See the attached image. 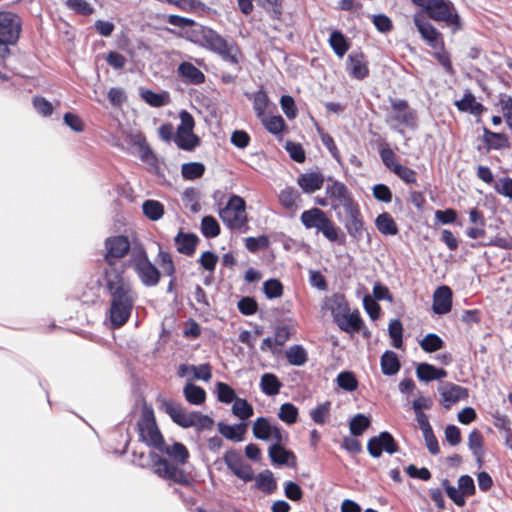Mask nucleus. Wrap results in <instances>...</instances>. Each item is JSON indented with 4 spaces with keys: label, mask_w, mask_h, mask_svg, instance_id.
Segmentation results:
<instances>
[{
    "label": "nucleus",
    "mask_w": 512,
    "mask_h": 512,
    "mask_svg": "<svg viewBox=\"0 0 512 512\" xmlns=\"http://www.w3.org/2000/svg\"><path fill=\"white\" fill-rule=\"evenodd\" d=\"M217 400L224 404H231L237 399L236 391L226 382L217 381L215 384Z\"/></svg>",
    "instance_id": "nucleus-57"
},
{
    "label": "nucleus",
    "mask_w": 512,
    "mask_h": 512,
    "mask_svg": "<svg viewBox=\"0 0 512 512\" xmlns=\"http://www.w3.org/2000/svg\"><path fill=\"white\" fill-rule=\"evenodd\" d=\"M328 179L332 181V185H327L326 194L331 199H336V200L341 201L344 208H345V205L348 203L357 204L353 200L351 194L349 193L347 186L343 182H341L339 180H333L332 177H329Z\"/></svg>",
    "instance_id": "nucleus-31"
},
{
    "label": "nucleus",
    "mask_w": 512,
    "mask_h": 512,
    "mask_svg": "<svg viewBox=\"0 0 512 512\" xmlns=\"http://www.w3.org/2000/svg\"><path fill=\"white\" fill-rule=\"evenodd\" d=\"M469 246L473 249H477L480 247H497L505 250H512V237L507 233L506 237L495 236L491 238L489 241H477L471 242Z\"/></svg>",
    "instance_id": "nucleus-50"
},
{
    "label": "nucleus",
    "mask_w": 512,
    "mask_h": 512,
    "mask_svg": "<svg viewBox=\"0 0 512 512\" xmlns=\"http://www.w3.org/2000/svg\"><path fill=\"white\" fill-rule=\"evenodd\" d=\"M338 387L346 392L357 390L359 382L355 373L351 370H343L336 377Z\"/></svg>",
    "instance_id": "nucleus-52"
},
{
    "label": "nucleus",
    "mask_w": 512,
    "mask_h": 512,
    "mask_svg": "<svg viewBox=\"0 0 512 512\" xmlns=\"http://www.w3.org/2000/svg\"><path fill=\"white\" fill-rule=\"evenodd\" d=\"M239 312L244 316H252L259 310V305L253 296H241L237 302Z\"/></svg>",
    "instance_id": "nucleus-64"
},
{
    "label": "nucleus",
    "mask_w": 512,
    "mask_h": 512,
    "mask_svg": "<svg viewBox=\"0 0 512 512\" xmlns=\"http://www.w3.org/2000/svg\"><path fill=\"white\" fill-rule=\"evenodd\" d=\"M177 75L187 85H200L205 82V74L189 61H182L178 64Z\"/></svg>",
    "instance_id": "nucleus-22"
},
{
    "label": "nucleus",
    "mask_w": 512,
    "mask_h": 512,
    "mask_svg": "<svg viewBox=\"0 0 512 512\" xmlns=\"http://www.w3.org/2000/svg\"><path fill=\"white\" fill-rule=\"evenodd\" d=\"M328 43L338 58H343L352 45L351 39L340 29H333L328 38Z\"/></svg>",
    "instance_id": "nucleus-26"
},
{
    "label": "nucleus",
    "mask_w": 512,
    "mask_h": 512,
    "mask_svg": "<svg viewBox=\"0 0 512 512\" xmlns=\"http://www.w3.org/2000/svg\"><path fill=\"white\" fill-rule=\"evenodd\" d=\"M248 421H241L240 423L228 424L224 421L217 423L218 433L231 442H242L245 440L247 433Z\"/></svg>",
    "instance_id": "nucleus-21"
},
{
    "label": "nucleus",
    "mask_w": 512,
    "mask_h": 512,
    "mask_svg": "<svg viewBox=\"0 0 512 512\" xmlns=\"http://www.w3.org/2000/svg\"><path fill=\"white\" fill-rule=\"evenodd\" d=\"M138 430L139 440L145 443L148 447L158 450L165 441L164 436L159 429L157 423L152 425L143 426Z\"/></svg>",
    "instance_id": "nucleus-27"
},
{
    "label": "nucleus",
    "mask_w": 512,
    "mask_h": 512,
    "mask_svg": "<svg viewBox=\"0 0 512 512\" xmlns=\"http://www.w3.org/2000/svg\"><path fill=\"white\" fill-rule=\"evenodd\" d=\"M346 217L343 220L344 228L352 241L360 242L364 238L366 223L357 204L348 203L345 205Z\"/></svg>",
    "instance_id": "nucleus-12"
},
{
    "label": "nucleus",
    "mask_w": 512,
    "mask_h": 512,
    "mask_svg": "<svg viewBox=\"0 0 512 512\" xmlns=\"http://www.w3.org/2000/svg\"><path fill=\"white\" fill-rule=\"evenodd\" d=\"M246 201L238 194H231L223 208L218 210L219 217L234 213H244L246 211Z\"/></svg>",
    "instance_id": "nucleus-44"
},
{
    "label": "nucleus",
    "mask_w": 512,
    "mask_h": 512,
    "mask_svg": "<svg viewBox=\"0 0 512 512\" xmlns=\"http://www.w3.org/2000/svg\"><path fill=\"white\" fill-rule=\"evenodd\" d=\"M222 460L231 473L243 482H251L255 479L252 466L246 462L242 455L234 448H229L222 456Z\"/></svg>",
    "instance_id": "nucleus-10"
},
{
    "label": "nucleus",
    "mask_w": 512,
    "mask_h": 512,
    "mask_svg": "<svg viewBox=\"0 0 512 512\" xmlns=\"http://www.w3.org/2000/svg\"><path fill=\"white\" fill-rule=\"evenodd\" d=\"M372 424L370 415L357 413L349 420V431L353 437L361 436Z\"/></svg>",
    "instance_id": "nucleus-43"
},
{
    "label": "nucleus",
    "mask_w": 512,
    "mask_h": 512,
    "mask_svg": "<svg viewBox=\"0 0 512 512\" xmlns=\"http://www.w3.org/2000/svg\"><path fill=\"white\" fill-rule=\"evenodd\" d=\"M200 231L206 239H213L220 235L221 226L214 216L205 215L201 219Z\"/></svg>",
    "instance_id": "nucleus-47"
},
{
    "label": "nucleus",
    "mask_w": 512,
    "mask_h": 512,
    "mask_svg": "<svg viewBox=\"0 0 512 512\" xmlns=\"http://www.w3.org/2000/svg\"><path fill=\"white\" fill-rule=\"evenodd\" d=\"M404 327L399 318L391 319L388 324V335L391 339V346L396 349L403 348Z\"/></svg>",
    "instance_id": "nucleus-48"
},
{
    "label": "nucleus",
    "mask_w": 512,
    "mask_h": 512,
    "mask_svg": "<svg viewBox=\"0 0 512 512\" xmlns=\"http://www.w3.org/2000/svg\"><path fill=\"white\" fill-rule=\"evenodd\" d=\"M454 105L458 111L462 113H469L476 117H480L483 112L486 111V107L482 103L476 101V97L470 89H466L462 98L454 101ZM476 121L479 122L480 118H477Z\"/></svg>",
    "instance_id": "nucleus-23"
},
{
    "label": "nucleus",
    "mask_w": 512,
    "mask_h": 512,
    "mask_svg": "<svg viewBox=\"0 0 512 512\" xmlns=\"http://www.w3.org/2000/svg\"><path fill=\"white\" fill-rule=\"evenodd\" d=\"M434 217L437 224L462 225L461 222H458V212L454 208L438 209L435 211Z\"/></svg>",
    "instance_id": "nucleus-59"
},
{
    "label": "nucleus",
    "mask_w": 512,
    "mask_h": 512,
    "mask_svg": "<svg viewBox=\"0 0 512 512\" xmlns=\"http://www.w3.org/2000/svg\"><path fill=\"white\" fill-rule=\"evenodd\" d=\"M413 23L421 39L429 47H431L433 50L443 48V44L445 43L443 34L429 20L425 19L421 14L416 13L413 16Z\"/></svg>",
    "instance_id": "nucleus-13"
},
{
    "label": "nucleus",
    "mask_w": 512,
    "mask_h": 512,
    "mask_svg": "<svg viewBox=\"0 0 512 512\" xmlns=\"http://www.w3.org/2000/svg\"><path fill=\"white\" fill-rule=\"evenodd\" d=\"M323 309L329 310L333 322L341 331H349L351 324L355 325L362 322V317L358 309L351 312L350 306L343 293L337 292L324 300Z\"/></svg>",
    "instance_id": "nucleus-5"
},
{
    "label": "nucleus",
    "mask_w": 512,
    "mask_h": 512,
    "mask_svg": "<svg viewBox=\"0 0 512 512\" xmlns=\"http://www.w3.org/2000/svg\"><path fill=\"white\" fill-rule=\"evenodd\" d=\"M262 291L268 300L280 298L284 293V285L278 278H269L262 284Z\"/></svg>",
    "instance_id": "nucleus-51"
},
{
    "label": "nucleus",
    "mask_w": 512,
    "mask_h": 512,
    "mask_svg": "<svg viewBox=\"0 0 512 512\" xmlns=\"http://www.w3.org/2000/svg\"><path fill=\"white\" fill-rule=\"evenodd\" d=\"M374 224L376 229L384 236H396L399 233L397 223L388 212L378 214Z\"/></svg>",
    "instance_id": "nucleus-35"
},
{
    "label": "nucleus",
    "mask_w": 512,
    "mask_h": 512,
    "mask_svg": "<svg viewBox=\"0 0 512 512\" xmlns=\"http://www.w3.org/2000/svg\"><path fill=\"white\" fill-rule=\"evenodd\" d=\"M438 392L441 396L440 403L445 409H450L453 404L469 397L468 388L452 382H446L443 388H438Z\"/></svg>",
    "instance_id": "nucleus-18"
},
{
    "label": "nucleus",
    "mask_w": 512,
    "mask_h": 512,
    "mask_svg": "<svg viewBox=\"0 0 512 512\" xmlns=\"http://www.w3.org/2000/svg\"><path fill=\"white\" fill-rule=\"evenodd\" d=\"M22 21L12 11H0V59L10 55V45H15L20 37Z\"/></svg>",
    "instance_id": "nucleus-8"
},
{
    "label": "nucleus",
    "mask_w": 512,
    "mask_h": 512,
    "mask_svg": "<svg viewBox=\"0 0 512 512\" xmlns=\"http://www.w3.org/2000/svg\"><path fill=\"white\" fill-rule=\"evenodd\" d=\"M380 367L383 375L391 377L400 371L402 364L397 353L387 349L380 356Z\"/></svg>",
    "instance_id": "nucleus-30"
},
{
    "label": "nucleus",
    "mask_w": 512,
    "mask_h": 512,
    "mask_svg": "<svg viewBox=\"0 0 512 512\" xmlns=\"http://www.w3.org/2000/svg\"><path fill=\"white\" fill-rule=\"evenodd\" d=\"M257 5L265 10L271 19L281 20L283 14V0H257Z\"/></svg>",
    "instance_id": "nucleus-58"
},
{
    "label": "nucleus",
    "mask_w": 512,
    "mask_h": 512,
    "mask_svg": "<svg viewBox=\"0 0 512 512\" xmlns=\"http://www.w3.org/2000/svg\"><path fill=\"white\" fill-rule=\"evenodd\" d=\"M141 208L143 215L153 222L160 220L165 213L164 204L155 199L144 200Z\"/></svg>",
    "instance_id": "nucleus-42"
},
{
    "label": "nucleus",
    "mask_w": 512,
    "mask_h": 512,
    "mask_svg": "<svg viewBox=\"0 0 512 512\" xmlns=\"http://www.w3.org/2000/svg\"><path fill=\"white\" fill-rule=\"evenodd\" d=\"M362 291L364 292V295L362 296V304L365 312L368 314L372 321L379 319L382 311L380 304L378 301L372 298V295L363 285H359L357 289V296H360Z\"/></svg>",
    "instance_id": "nucleus-38"
},
{
    "label": "nucleus",
    "mask_w": 512,
    "mask_h": 512,
    "mask_svg": "<svg viewBox=\"0 0 512 512\" xmlns=\"http://www.w3.org/2000/svg\"><path fill=\"white\" fill-rule=\"evenodd\" d=\"M367 452L372 458L378 459L384 452L389 455L400 452V446L393 434L384 430L368 439Z\"/></svg>",
    "instance_id": "nucleus-9"
},
{
    "label": "nucleus",
    "mask_w": 512,
    "mask_h": 512,
    "mask_svg": "<svg viewBox=\"0 0 512 512\" xmlns=\"http://www.w3.org/2000/svg\"><path fill=\"white\" fill-rule=\"evenodd\" d=\"M200 242L197 234L193 232H185L182 228L179 229L174 237V245L178 253L187 257H192Z\"/></svg>",
    "instance_id": "nucleus-19"
},
{
    "label": "nucleus",
    "mask_w": 512,
    "mask_h": 512,
    "mask_svg": "<svg viewBox=\"0 0 512 512\" xmlns=\"http://www.w3.org/2000/svg\"><path fill=\"white\" fill-rule=\"evenodd\" d=\"M277 422L272 421L271 418L266 416H259L253 422L252 434L257 440L268 442L271 440L273 429L277 426Z\"/></svg>",
    "instance_id": "nucleus-28"
},
{
    "label": "nucleus",
    "mask_w": 512,
    "mask_h": 512,
    "mask_svg": "<svg viewBox=\"0 0 512 512\" xmlns=\"http://www.w3.org/2000/svg\"><path fill=\"white\" fill-rule=\"evenodd\" d=\"M150 458L152 461V472L160 479L167 481L169 485L194 486V480L191 475L181 467L184 464L170 463L167 458L156 451H150Z\"/></svg>",
    "instance_id": "nucleus-6"
},
{
    "label": "nucleus",
    "mask_w": 512,
    "mask_h": 512,
    "mask_svg": "<svg viewBox=\"0 0 512 512\" xmlns=\"http://www.w3.org/2000/svg\"><path fill=\"white\" fill-rule=\"evenodd\" d=\"M453 306V291L448 285L438 286L433 293L432 312L443 316L451 312Z\"/></svg>",
    "instance_id": "nucleus-17"
},
{
    "label": "nucleus",
    "mask_w": 512,
    "mask_h": 512,
    "mask_svg": "<svg viewBox=\"0 0 512 512\" xmlns=\"http://www.w3.org/2000/svg\"><path fill=\"white\" fill-rule=\"evenodd\" d=\"M421 349L426 353H434L445 348V341L436 333H427L420 341Z\"/></svg>",
    "instance_id": "nucleus-49"
},
{
    "label": "nucleus",
    "mask_w": 512,
    "mask_h": 512,
    "mask_svg": "<svg viewBox=\"0 0 512 512\" xmlns=\"http://www.w3.org/2000/svg\"><path fill=\"white\" fill-rule=\"evenodd\" d=\"M244 242L245 248L250 253H257L260 250H266L270 246V238L266 234H261L257 237H246Z\"/></svg>",
    "instance_id": "nucleus-60"
},
{
    "label": "nucleus",
    "mask_w": 512,
    "mask_h": 512,
    "mask_svg": "<svg viewBox=\"0 0 512 512\" xmlns=\"http://www.w3.org/2000/svg\"><path fill=\"white\" fill-rule=\"evenodd\" d=\"M420 7L421 13L428 19L438 23L442 28H448L452 34L464 29V23L455 4L451 0H410Z\"/></svg>",
    "instance_id": "nucleus-2"
},
{
    "label": "nucleus",
    "mask_w": 512,
    "mask_h": 512,
    "mask_svg": "<svg viewBox=\"0 0 512 512\" xmlns=\"http://www.w3.org/2000/svg\"><path fill=\"white\" fill-rule=\"evenodd\" d=\"M202 48L220 55L223 60L231 64L239 62L237 55L232 53L233 46H229L227 40L212 28L208 31Z\"/></svg>",
    "instance_id": "nucleus-14"
},
{
    "label": "nucleus",
    "mask_w": 512,
    "mask_h": 512,
    "mask_svg": "<svg viewBox=\"0 0 512 512\" xmlns=\"http://www.w3.org/2000/svg\"><path fill=\"white\" fill-rule=\"evenodd\" d=\"M283 383L279 379V377L271 372H266L262 374L260 378L259 387L263 394L269 397L276 396L279 394Z\"/></svg>",
    "instance_id": "nucleus-37"
},
{
    "label": "nucleus",
    "mask_w": 512,
    "mask_h": 512,
    "mask_svg": "<svg viewBox=\"0 0 512 512\" xmlns=\"http://www.w3.org/2000/svg\"><path fill=\"white\" fill-rule=\"evenodd\" d=\"M159 453L168 456V462L177 464H186L190 458V452L188 448L179 441L174 440L171 445H168L166 441L157 450Z\"/></svg>",
    "instance_id": "nucleus-20"
},
{
    "label": "nucleus",
    "mask_w": 512,
    "mask_h": 512,
    "mask_svg": "<svg viewBox=\"0 0 512 512\" xmlns=\"http://www.w3.org/2000/svg\"><path fill=\"white\" fill-rule=\"evenodd\" d=\"M287 362L296 367L305 365L309 359L308 352L302 344H294L285 351Z\"/></svg>",
    "instance_id": "nucleus-41"
},
{
    "label": "nucleus",
    "mask_w": 512,
    "mask_h": 512,
    "mask_svg": "<svg viewBox=\"0 0 512 512\" xmlns=\"http://www.w3.org/2000/svg\"><path fill=\"white\" fill-rule=\"evenodd\" d=\"M139 96L145 103L155 108L163 107L170 101V96L167 91L155 92L152 89L144 87L139 88Z\"/></svg>",
    "instance_id": "nucleus-33"
},
{
    "label": "nucleus",
    "mask_w": 512,
    "mask_h": 512,
    "mask_svg": "<svg viewBox=\"0 0 512 512\" xmlns=\"http://www.w3.org/2000/svg\"><path fill=\"white\" fill-rule=\"evenodd\" d=\"M174 143L180 150L192 152L201 145V138L194 132L175 131Z\"/></svg>",
    "instance_id": "nucleus-39"
},
{
    "label": "nucleus",
    "mask_w": 512,
    "mask_h": 512,
    "mask_svg": "<svg viewBox=\"0 0 512 512\" xmlns=\"http://www.w3.org/2000/svg\"><path fill=\"white\" fill-rule=\"evenodd\" d=\"M325 177L319 170L302 173L297 177V184L305 194H312L323 187Z\"/></svg>",
    "instance_id": "nucleus-24"
},
{
    "label": "nucleus",
    "mask_w": 512,
    "mask_h": 512,
    "mask_svg": "<svg viewBox=\"0 0 512 512\" xmlns=\"http://www.w3.org/2000/svg\"><path fill=\"white\" fill-rule=\"evenodd\" d=\"M132 261L135 262V273L145 287L157 286L162 278V271L153 263L144 245L136 242L132 248Z\"/></svg>",
    "instance_id": "nucleus-7"
},
{
    "label": "nucleus",
    "mask_w": 512,
    "mask_h": 512,
    "mask_svg": "<svg viewBox=\"0 0 512 512\" xmlns=\"http://www.w3.org/2000/svg\"><path fill=\"white\" fill-rule=\"evenodd\" d=\"M103 279L111 297L108 310L110 328L117 330L123 327L130 319L134 306V299L130 295L131 288L129 284L124 282L123 269H105Z\"/></svg>",
    "instance_id": "nucleus-1"
},
{
    "label": "nucleus",
    "mask_w": 512,
    "mask_h": 512,
    "mask_svg": "<svg viewBox=\"0 0 512 512\" xmlns=\"http://www.w3.org/2000/svg\"><path fill=\"white\" fill-rule=\"evenodd\" d=\"M277 416L286 425L291 426L299 420V409L293 403L285 402L281 404Z\"/></svg>",
    "instance_id": "nucleus-53"
},
{
    "label": "nucleus",
    "mask_w": 512,
    "mask_h": 512,
    "mask_svg": "<svg viewBox=\"0 0 512 512\" xmlns=\"http://www.w3.org/2000/svg\"><path fill=\"white\" fill-rule=\"evenodd\" d=\"M220 219L228 229H242L244 227V232L248 229V215L246 211L244 213H234L233 216L225 215L220 217Z\"/></svg>",
    "instance_id": "nucleus-61"
},
{
    "label": "nucleus",
    "mask_w": 512,
    "mask_h": 512,
    "mask_svg": "<svg viewBox=\"0 0 512 512\" xmlns=\"http://www.w3.org/2000/svg\"><path fill=\"white\" fill-rule=\"evenodd\" d=\"M300 222L307 230L316 229L317 233H321L331 243L345 245L347 242L346 233L319 207L304 210L300 215Z\"/></svg>",
    "instance_id": "nucleus-3"
},
{
    "label": "nucleus",
    "mask_w": 512,
    "mask_h": 512,
    "mask_svg": "<svg viewBox=\"0 0 512 512\" xmlns=\"http://www.w3.org/2000/svg\"><path fill=\"white\" fill-rule=\"evenodd\" d=\"M159 251L155 258V261L158 263L160 268H162L163 273L167 276H173L176 274V265L171 254L167 251H164L161 245L158 243Z\"/></svg>",
    "instance_id": "nucleus-55"
},
{
    "label": "nucleus",
    "mask_w": 512,
    "mask_h": 512,
    "mask_svg": "<svg viewBox=\"0 0 512 512\" xmlns=\"http://www.w3.org/2000/svg\"><path fill=\"white\" fill-rule=\"evenodd\" d=\"M278 201L280 205L292 212H295L299 208V203L302 202L300 192L293 186H286L282 190H280L278 196Z\"/></svg>",
    "instance_id": "nucleus-29"
},
{
    "label": "nucleus",
    "mask_w": 512,
    "mask_h": 512,
    "mask_svg": "<svg viewBox=\"0 0 512 512\" xmlns=\"http://www.w3.org/2000/svg\"><path fill=\"white\" fill-rule=\"evenodd\" d=\"M206 171L204 163L199 161L186 162L181 165V175L184 180L194 181L200 179Z\"/></svg>",
    "instance_id": "nucleus-45"
},
{
    "label": "nucleus",
    "mask_w": 512,
    "mask_h": 512,
    "mask_svg": "<svg viewBox=\"0 0 512 512\" xmlns=\"http://www.w3.org/2000/svg\"><path fill=\"white\" fill-rule=\"evenodd\" d=\"M259 118L261 119L264 128L272 135H282L283 131L287 128L286 122L280 114L268 117L263 115Z\"/></svg>",
    "instance_id": "nucleus-46"
},
{
    "label": "nucleus",
    "mask_w": 512,
    "mask_h": 512,
    "mask_svg": "<svg viewBox=\"0 0 512 512\" xmlns=\"http://www.w3.org/2000/svg\"><path fill=\"white\" fill-rule=\"evenodd\" d=\"M288 438V432L278 423L271 434V440H273V442L268 447V457L272 458V454L277 450H280L283 454L289 455L288 448H286Z\"/></svg>",
    "instance_id": "nucleus-32"
},
{
    "label": "nucleus",
    "mask_w": 512,
    "mask_h": 512,
    "mask_svg": "<svg viewBox=\"0 0 512 512\" xmlns=\"http://www.w3.org/2000/svg\"><path fill=\"white\" fill-rule=\"evenodd\" d=\"M130 141L134 146H137L139 149V158L140 160L149 165L151 167V170L156 174H160V166L158 158L154 152V150L151 148V146L148 144L145 136L141 133L138 134H130L129 135Z\"/></svg>",
    "instance_id": "nucleus-15"
},
{
    "label": "nucleus",
    "mask_w": 512,
    "mask_h": 512,
    "mask_svg": "<svg viewBox=\"0 0 512 512\" xmlns=\"http://www.w3.org/2000/svg\"><path fill=\"white\" fill-rule=\"evenodd\" d=\"M432 57L437 60L447 74L454 75L456 73L452 64L451 54L446 50L445 43L443 48H438L432 52Z\"/></svg>",
    "instance_id": "nucleus-62"
},
{
    "label": "nucleus",
    "mask_w": 512,
    "mask_h": 512,
    "mask_svg": "<svg viewBox=\"0 0 512 512\" xmlns=\"http://www.w3.org/2000/svg\"><path fill=\"white\" fill-rule=\"evenodd\" d=\"M161 408L170 417L173 423L183 429L193 427L197 433L211 430L215 424L214 419L200 411L186 412V410L174 400H163Z\"/></svg>",
    "instance_id": "nucleus-4"
},
{
    "label": "nucleus",
    "mask_w": 512,
    "mask_h": 512,
    "mask_svg": "<svg viewBox=\"0 0 512 512\" xmlns=\"http://www.w3.org/2000/svg\"><path fill=\"white\" fill-rule=\"evenodd\" d=\"M210 31V27L201 25L196 22V25L190 26L185 32L179 34L180 37L185 38L187 41L196 44L200 47L203 46L205 38Z\"/></svg>",
    "instance_id": "nucleus-40"
},
{
    "label": "nucleus",
    "mask_w": 512,
    "mask_h": 512,
    "mask_svg": "<svg viewBox=\"0 0 512 512\" xmlns=\"http://www.w3.org/2000/svg\"><path fill=\"white\" fill-rule=\"evenodd\" d=\"M289 455L283 454L280 450H277L272 454L270 459L271 464L274 467H288L295 468L297 466V457L294 451L288 449Z\"/></svg>",
    "instance_id": "nucleus-56"
},
{
    "label": "nucleus",
    "mask_w": 512,
    "mask_h": 512,
    "mask_svg": "<svg viewBox=\"0 0 512 512\" xmlns=\"http://www.w3.org/2000/svg\"><path fill=\"white\" fill-rule=\"evenodd\" d=\"M254 487L266 495H271L277 489V480L273 472L269 469H265L255 475Z\"/></svg>",
    "instance_id": "nucleus-34"
},
{
    "label": "nucleus",
    "mask_w": 512,
    "mask_h": 512,
    "mask_svg": "<svg viewBox=\"0 0 512 512\" xmlns=\"http://www.w3.org/2000/svg\"><path fill=\"white\" fill-rule=\"evenodd\" d=\"M483 135L481 141L485 144L487 152L501 150L510 147L509 137L505 133L491 131L488 127H482Z\"/></svg>",
    "instance_id": "nucleus-25"
},
{
    "label": "nucleus",
    "mask_w": 512,
    "mask_h": 512,
    "mask_svg": "<svg viewBox=\"0 0 512 512\" xmlns=\"http://www.w3.org/2000/svg\"><path fill=\"white\" fill-rule=\"evenodd\" d=\"M104 260L109 266H114L117 260L129 254L131 247L130 239L125 234L109 236L104 241Z\"/></svg>",
    "instance_id": "nucleus-11"
},
{
    "label": "nucleus",
    "mask_w": 512,
    "mask_h": 512,
    "mask_svg": "<svg viewBox=\"0 0 512 512\" xmlns=\"http://www.w3.org/2000/svg\"><path fill=\"white\" fill-rule=\"evenodd\" d=\"M346 71L349 76L356 80H364L370 74L368 61L365 54L359 51L351 52L346 61Z\"/></svg>",
    "instance_id": "nucleus-16"
},
{
    "label": "nucleus",
    "mask_w": 512,
    "mask_h": 512,
    "mask_svg": "<svg viewBox=\"0 0 512 512\" xmlns=\"http://www.w3.org/2000/svg\"><path fill=\"white\" fill-rule=\"evenodd\" d=\"M231 411L234 416L242 421H245L244 419H248L254 414L253 405L247 399L239 397L234 400Z\"/></svg>",
    "instance_id": "nucleus-54"
},
{
    "label": "nucleus",
    "mask_w": 512,
    "mask_h": 512,
    "mask_svg": "<svg viewBox=\"0 0 512 512\" xmlns=\"http://www.w3.org/2000/svg\"><path fill=\"white\" fill-rule=\"evenodd\" d=\"M330 410L331 402L325 401L311 409L309 415L315 424L324 425L327 422L328 416L330 415Z\"/></svg>",
    "instance_id": "nucleus-63"
},
{
    "label": "nucleus",
    "mask_w": 512,
    "mask_h": 512,
    "mask_svg": "<svg viewBox=\"0 0 512 512\" xmlns=\"http://www.w3.org/2000/svg\"><path fill=\"white\" fill-rule=\"evenodd\" d=\"M183 396L189 404L200 406L205 403L207 393L203 387L188 381L183 387Z\"/></svg>",
    "instance_id": "nucleus-36"
}]
</instances>
